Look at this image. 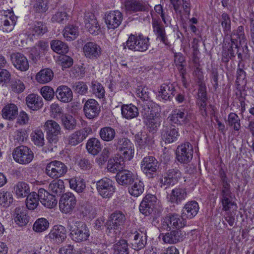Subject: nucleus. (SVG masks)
Here are the masks:
<instances>
[{
	"label": "nucleus",
	"instance_id": "7",
	"mask_svg": "<svg viewBox=\"0 0 254 254\" xmlns=\"http://www.w3.org/2000/svg\"><path fill=\"white\" fill-rule=\"evenodd\" d=\"M44 127L48 141L51 143H56L62 132L60 125L54 120H49L45 123Z\"/></svg>",
	"mask_w": 254,
	"mask_h": 254
},
{
	"label": "nucleus",
	"instance_id": "10",
	"mask_svg": "<svg viewBox=\"0 0 254 254\" xmlns=\"http://www.w3.org/2000/svg\"><path fill=\"white\" fill-rule=\"evenodd\" d=\"M67 237V231L65 228L61 225L54 226L49 234L46 236L47 240L51 243L61 244L64 242Z\"/></svg>",
	"mask_w": 254,
	"mask_h": 254
},
{
	"label": "nucleus",
	"instance_id": "5",
	"mask_svg": "<svg viewBox=\"0 0 254 254\" xmlns=\"http://www.w3.org/2000/svg\"><path fill=\"white\" fill-rule=\"evenodd\" d=\"M149 46V38L142 36L130 35L126 42V47L134 51L143 52L146 51Z\"/></svg>",
	"mask_w": 254,
	"mask_h": 254
},
{
	"label": "nucleus",
	"instance_id": "38",
	"mask_svg": "<svg viewBox=\"0 0 254 254\" xmlns=\"http://www.w3.org/2000/svg\"><path fill=\"white\" fill-rule=\"evenodd\" d=\"M121 110L123 117L128 120L137 117L139 114L138 108L132 104L123 105Z\"/></svg>",
	"mask_w": 254,
	"mask_h": 254
},
{
	"label": "nucleus",
	"instance_id": "33",
	"mask_svg": "<svg viewBox=\"0 0 254 254\" xmlns=\"http://www.w3.org/2000/svg\"><path fill=\"white\" fill-rule=\"evenodd\" d=\"M57 98L62 102L68 103L73 97L71 90L66 86L61 85L58 87L56 91Z\"/></svg>",
	"mask_w": 254,
	"mask_h": 254
},
{
	"label": "nucleus",
	"instance_id": "22",
	"mask_svg": "<svg viewBox=\"0 0 254 254\" xmlns=\"http://www.w3.org/2000/svg\"><path fill=\"white\" fill-rule=\"evenodd\" d=\"M84 23L86 28L91 34L97 35L100 32V27L93 13L86 12L85 14Z\"/></svg>",
	"mask_w": 254,
	"mask_h": 254
},
{
	"label": "nucleus",
	"instance_id": "47",
	"mask_svg": "<svg viewBox=\"0 0 254 254\" xmlns=\"http://www.w3.org/2000/svg\"><path fill=\"white\" fill-rule=\"evenodd\" d=\"M49 190L53 194L60 195L64 190V181L60 179L52 181L49 185Z\"/></svg>",
	"mask_w": 254,
	"mask_h": 254
},
{
	"label": "nucleus",
	"instance_id": "29",
	"mask_svg": "<svg viewBox=\"0 0 254 254\" xmlns=\"http://www.w3.org/2000/svg\"><path fill=\"white\" fill-rule=\"evenodd\" d=\"M152 24L157 40L161 42L165 45H168L169 43L168 40L165 28L162 24L161 22L155 19H153Z\"/></svg>",
	"mask_w": 254,
	"mask_h": 254
},
{
	"label": "nucleus",
	"instance_id": "13",
	"mask_svg": "<svg viewBox=\"0 0 254 254\" xmlns=\"http://www.w3.org/2000/svg\"><path fill=\"white\" fill-rule=\"evenodd\" d=\"M117 147L124 159L130 160L133 157L134 148L132 142L127 138H121L118 140Z\"/></svg>",
	"mask_w": 254,
	"mask_h": 254
},
{
	"label": "nucleus",
	"instance_id": "52",
	"mask_svg": "<svg viewBox=\"0 0 254 254\" xmlns=\"http://www.w3.org/2000/svg\"><path fill=\"white\" fill-rule=\"evenodd\" d=\"M100 138L105 141L113 140L116 135L115 130L110 127H106L101 128L99 131Z\"/></svg>",
	"mask_w": 254,
	"mask_h": 254
},
{
	"label": "nucleus",
	"instance_id": "37",
	"mask_svg": "<svg viewBox=\"0 0 254 254\" xmlns=\"http://www.w3.org/2000/svg\"><path fill=\"white\" fill-rule=\"evenodd\" d=\"M187 193L186 189L183 188H175L173 190L170 195V201L172 203L178 204L185 200Z\"/></svg>",
	"mask_w": 254,
	"mask_h": 254
},
{
	"label": "nucleus",
	"instance_id": "49",
	"mask_svg": "<svg viewBox=\"0 0 254 254\" xmlns=\"http://www.w3.org/2000/svg\"><path fill=\"white\" fill-rule=\"evenodd\" d=\"M181 231L179 230L171 231L163 236V241L168 244H174L182 240Z\"/></svg>",
	"mask_w": 254,
	"mask_h": 254
},
{
	"label": "nucleus",
	"instance_id": "28",
	"mask_svg": "<svg viewBox=\"0 0 254 254\" xmlns=\"http://www.w3.org/2000/svg\"><path fill=\"white\" fill-rule=\"evenodd\" d=\"M162 139L167 143L176 141L179 135L178 129L172 125L164 126L161 132Z\"/></svg>",
	"mask_w": 254,
	"mask_h": 254
},
{
	"label": "nucleus",
	"instance_id": "24",
	"mask_svg": "<svg viewBox=\"0 0 254 254\" xmlns=\"http://www.w3.org/2000/svg\"><path fill=\"white\" fill-rule=\"evenodd\" d=\"M181 178V173L178 169L168 170L160 179L162 185H173L177 183Z\"/></svg>",
	"mask_w": 254,
	"mask_h": 254
},
{
	"label": "nucleus",
	"instance_id": "11",
	"mask_svg": "<svg viewBox=\"0 0 254 254\" xmlns=\"http://www.w3.org/2000/svg\"><path fill=\"white\" fill-rule=\"evenodd\" d=\"M76 204V199L71 192H66L62 195L59 201V208L63 213H71Z\"/></svg>",
	"mask_w": 254,
	"mask_h": 254
},
{
	"label": "nucleus",
	"instance_id": "54",
	"mask_svg": "<svg viewBox=\"0 0 254 254\" xmlns=\"http://www.w3.org/2000/svg\"><path fill=\"white\" fill-rule=\"evenodd\" d=\"M70 188L77 192H82L85 190L86 184L84 180L80 178H73L69 180Z\"/></svg>",
	"mask_w": 254,
	"mask_h": 254
},
{
	"label": "nucleus",
	"instance_id": "25",
	"mask_svg": "<svg viewBox=\"0 0 254 254\" xmlns=\"http://www.w3.org/2000/svg\"><path fill=\"white\" fill-rule=\"evenodd\" d=\"M92 132V130L90 127H86L82 129L77 130L69 135V143L72 145H76L81 142Z\"/></svg>",
	"mask_w": 254,
	"mask_h": 254
},
{
	"label": "nucleus",
	"instance_id": "61",
	"mask_svg": "<svg viewBox=\"0 0 254 254\" xmlns=\"http://www.w3.org/2000/svg\"><path fill=\"white\" fill-rule=\"evenodd\" d=\"M92 89L93 93L97 98L102 99L105 97V91L101 83L97 82H92Z\"/></svg>",
	"mask_w": 254,
	"mask_h": 254
},
{
	"label": "nucleus",
	"instance_id": "31",
	"mask_svg": "<svg viewBox=\"0 0 254 254\" xmlns=\"http://www.w3.org/2000/svg\"><path fill=\"white\" fill-rule=\"evenodd\" d=\"M175 87L170 83H165L160 86L158 97L162 100L170 101L174 96Z\"/></svg>",
	"mask_w": 254,
	"mask_h": 254
},
{
	"label": "nucleus",
	"instance_id": "30",
	"mask_svg": "<svg viewBox=\"0 0 254 254\" xmlns=\"http://www.w3.org/2000/svg\"><path fill=\"white\" fill-rule=\"evenodd\" d=\"M172 124L182 125L188 122V114L184 110L176 109L168 118Z\"/></svg>",
	"mask_w": 254,
	"mask_h": 254
},
{
	"label": "nucleus",
	"instance_id": "9",
	"mask_svg": "<svg viewBox=\"0 0 254 254\" xmlns=\"http://www.w3.org/2000/svg\"><path fill=\"white\" fill-rule=\"evenodd\" d=\"M193 149L189 142H185L179 145L176 150V159L181 163H188L192 158Z\"/></svg>",
	"mask_w": 254,
	"mask_h": 254
},
{
	"label": "nucleus",
	"instance_id": "53",
	"mask_svg": "<svg viewBox=\"0 0 254 254\" xmlns=\"http://www.w3.org/2000/svg\"><path fill=\"white\" fill-rule=\"evenodd\" d=\"M51 49L55 52L59 54L64 55L68 51L67 45L63 42L58 40H52L51 42Z\"/></svg>",
	"mask_w": 254,
	"mask_h": 254
},
{
	"label": "nucleus",
	"instance_id": "59",
	"mask_svg": "<svg viewBox=\"0 0 254 254\" xmlns=\"http://www.w3.org/2000/svg\"><path fill=\"white\" fill-rule=\"evenodd\" d=\"M13 201L12 194L7 191L0 190V204L4 207L8 206Z\"/></svg>",
	"mask_w": 254,
	"mask_h": 254
},
{
	"label": "nucleus",
	"instance_id": "6",
	"mask_svg": "<svg viewBox=\"0 0 254 254\" xmlns=\"http://www.w3.org/2000/svg\"><path fill=\"white\" fill-rule=\"evenodd\" d=\"M67 171V168L63 162L53 161L49 163L46 167V174L52 179H58L64 176Z\"/></svg>",
	"mask_w": 254,
	"mask_h": 254
},
{
	"label": "nucleus",
	"instance_id": "44",
	"mask_svg": "<svg viewBox=\"0 0 254 254\" xmlns=\"http://www.w3.org/2000/svg\"><path fill=\"white\" fill-rule=\"evenodd\" d=\"M101 144L99 140L96 138H90L86 143V149L91 154L95 155L101 150Z\"/></svg>",
	"mask_w": 254,
	"mask_h": 254
},
{
	"label": "nucleus",
	"instance_id": "50",
	"mask_svg": "<svg viewBox=\"0 0 254 254\" xmlns=\"http://www.w3.org/2000/svg\"><path fill=\"white\" fill-rule=\"evenodd\" d=\"M144 190L143 183L140 180H136L128 188V192L132 196L138 197L143 193Z\"/></svg>",
	"mask_w": 254,
	"mask_h": 254
},
{
	"label": "nucleus",
	"instance_id": "16",
	"mask_svg": "<svg viewBox=\"0 0 254 254\" xmlns=\"http://www.w3.org/2000/svg\"><path fill=\"white\" fill-rule=\"evenodd\" d=\"M162 122L160 114L151 110L145 117V123L149 131L154 133L158 129Z\"/></svg>",
	"mask_w": 254,
	"mask_h": 254
},
{
	"label": "nucleus",
	"instance_id": "55",
	"mask_svg": "<svg viewBox=\"0 0 254 254\" xmlns=\"http://www.w3.org/2000/svg\"><path fill=\"white\" fill-rule=\"evenodd\" d=\"M49 227V221L45 218H40L34 223L33 230L36 233H42L47 230Z\"/></svg>",
	"mask_w": 254,
	"mask_h": 254
},
{
	"label": "nucleus",
	"instance_id": "17",
	"mask_svg": "<svg viewBox=\"0 0 254 254\" xmlns=\"http://www.w3.org/2000/svg\"><path fill=\"white\" fill-rule=\"evenodd\" d=\"M158 167V162L153 156L144 157L141 162V169L146 176L152 177Z\"/></svg>",
	"mask_w": 254,
	"mask_h": 254
},
{
	"label": "nucleus",
	"instance_id": "19",
	"mask_svg": "<svg viewBox=\"0 0 254 254\" xmlns=\"http://www.w3.org/2000/svg\"><path fill=\"white\" fill-rule=\"evenodd\" d=\"M157 201V197L154 195L147 194L140 204L139 211L146 216L149 215L153 211Z\"/></svg>",
	"mask_w": 254,
	"mask_h": 254
},
{
	"label": "nucleus",
	"instance_id": "23",
	"mask_svg": "<svg viewBox=\"0 0 254 254\" xmlns=\"http://www.w3.org/2000/svg\"><path fill=\"white\" fill-rule=\"evenodd\" d=\"M125 10L129 13L143 12L148 9L147 4L142 0H125Z\"/></svg>",
	"mask_w": 254,
	"mask_h": 254
},
{
	"label": "nucleus",
	"instance_id": "36",
	"mask_svg": "<svg viewBox=\"0 0 254 254\" xmlns=\"http://www.w3.org/2000/svg\"><path fill=\"white\" fill-rule=\"evenodd\" d=\"M13 216L15 223L19 226H25L28 222V216L23 207H16Z\"/></svg>",
	"mask_w": 254,
	"mask_h": 254
},
{
	"label": "nucleus",
	"instance_id": "32",
	"mask_svg": "<svg viewBox=\"0 0 254 254\" xmlns=\"http://www.w3.org/2000/svg\"><path fill=\"white\" fill-rule=\"evenodd\" d=\"M199 209V205L196 201H189L185 205L182 209V217L191 219L197 214Z\"/></svg>",
	"mask_w": 254,
	"mask_h": 254
},
{
	"label": "nucleus",
	"instance_id": "56",
	"mask_svg": "<svg viewBox=\"0 0 254 254\" xmlns=\"http://www.w3.org/2000/svg\"><path fill=\"white\" fill-rule=\"evenodd\" d=\"M78 30L77 27L73 25H68L64 28L63 35L67 40L75 39L78 35Z\"/></svg>",
	"mask_w": 254,
	"mask_h": 254
},
{
	"label": "nucleus",
	"instance_id": "3",
	"mask_svg": "<svg viewBox=\"0 0 254 254\" xmlns=\"http://www.w3.org/2000/svg\"><path fill=\"white\" fill-rule=\"evenodd\" d=\"M186 221L178 214H173L163 218L161 220L160 228L161 230H169L176 229L178 230L186 225Z\"/></svg>",
	"mask_w": 254,
	"mask_h": 254
},
{
	"label": "nucleus",
	"instance_id": "51",
	"mask_svg": "<svg viewBox=\"0 0 254 254\" xmlns=\"http://www.w3.org/2000/svg\"><path fill=\"white\" fill-rule=\"evenodd\" d=\"M26 197V205L27 208L29 210L35 209L39 204V201H40L39 192L37 194L35 192H32Z\"/></svg>",
	"mask_w": 254,
	"mask_h": 254
},
{
	"label": "nucleus",
	"instance_id": "26",
	"mask_svg": "<svg viewBox=\"0 0 254 254\" xmlns=\"http://www.w3.org/2000/svg\"><path fill=\"white\" fill-rule=\"evenodd\" d=\"M40 201L45 207L53 208L57 206V200L53 194H50L44 189L39 190Z\"/></svg>",
	"mask_w": 254,
	"mask_h": 254
},
{
	"label": "nucleus",
	"instance_id": "64",
	"mask_svg": "<svg viewBox=\"0 0 254 254\" xmlns=\"http://www.w3.org/2000/svg\"><path fill=\"white\" fill-rule=\"evenodd\" d=\"M67 20V14L64 10H59L51 18L53 22L64 23Z\"/></svg>",
	"mask_w": 254,
	"mask_h": 254
},
{
	"label": "nucleus",
	"instance_id": "63",
	"mask_svg": "<svg viewBox=\"0 0 254 254\" xmlns=\"http://www.w3.org/2000/svg\"><path fill=\"white\" fill-rule=\"evenodd\" d=\"M10 86L11 90L16 93L22 92L25 88V86L23 82L18 79L11 81Z\"/></svg>",
	"mask_w": 254,
	"mask_h": 254
},
{
	"label": "nucleus",
	"instance_id": "1",
	"mask_svg": "<svg viewBox=\"0 0 254 254\" xmlns=\"http://www.w3.org/2000/svg\"><path fill=\"white\" fill-rule=\"evenodd\" d=\"M67 228L71 239L76 242L86 241L90 235L89 228L86 223L74 218H70L68 219Z\"/></svg>",
	"mask_w": 254,
	"mask_h": 254
},
{
	"label": "nucleus",
	"instance_id": "34",
	"mask_svg": "<svg viewBox=\"0 0 254 254\" xmlns=\"http://www.w3.org/2000/svg\"><path fill=\"white\" fill-rule=\"evenodd\" d=\"M13 191L17 198H23L30 193V189L26 183L18 182L14 186Z\"/></svg>",
	"mask_w": 254,
	"mask_h": 254
},
{
	"label": "nucleus",
	"instance_id": "4",
	"mask_svg": "<svg viewBox=\"0 0 254 254\" xmlns=\"http://www.w3.org/2000/svg\"><path fill=\"white\" fill-rule=\"evenodd\" d=\"M96 187L98 194L105 199L112 197L116 191L115 183L108 178H104L97 181Z\"/></svg>",
	"mask_w": 254,
	"mask_h": 254
},
{
	"label": "nucleus",
	"instance_id": "40",
	"mask_svg": "<svg viewBox=\"0 0 254 254\" xmlns=\"http://www.w3.org/2000/svg\"><path fill=\"white\" fill-rule=\"evenodd\" d=\"M124 167L123 159L118 157H114L110 158L107 164V168L108 171L112 173H116L120 171Z\"/></svg>",
	"mask_w": 254,
	"mask_h": 254
},
{
	"label": "nucleus",
	"instance_id": "60",
	"mask_svg": "<svg viewBox=\"0 0 254 254\" xmlns=\"http://www.w3.org/2000/svg\"><path fill=\"white\" fill-rule=\"evenodd\" d=\"M231 38L234 39V41H238L240 44H246V37L244 33V28L243 26H239L237 29L233 33Z\"/></svg>",
	"mask_w": 254,
	"mask_h": 254
},
{
	"label": "nucleus",
	"instance_id": "58",
	"mask_svg": "<svg viewBox=\"0 0 254 254\" xmlns=\"http://www.w3.org/2000/svg\"><path fill=\"white\" fill-rule=\"evenodd\" d=\"M227 122L228 125L233 127L234 130L239 131L241 128L240 120L236 114L234 113L229 114Z\"/></svg>",
	"mask_w": 254,
	"mask_h": 254
},
{
	"label": "nucleus",
	"instance_id": "46",
	"mask_svg": "<svg viewBox=\"0 0 254 254\" xmlns=\"http://www.w3.org/2000/svg\"><path fill=\"white\" fill-rule=\"evenodd\" d=\"M2 115L4 119H14L18 115V108L14 104H8L2 110Z\"/></svg>",
	"mask_w": 254,
	"mask_h": 254
},
{
	"label": "nucleus",
	"instance_id": "20",
	"mask_svg": "<svg viewBox=\"0 0 254 254\" xmlns=\"http://www.w3.org/2000/svg\"><path fill=\"white\" fill-rule=\"evenodd\" d=\"M17 17L13 13L0 15V30L3 32L11 31L16 24Z\"/></svg>",
	"mask_w": 254,
	"mask_h": 254
},
{
	"label": "nucleus",
	"instance_id": "21",
	"mask_svg": "<svg viewBox=\"0 0 254 254\" xmlns=\"http://www.w3.org/2000/svg\"><path fill=\"white\" fill-rule=\"evenodd\" d=\"M85 116L89 119H92L97 117L100 112V107L95 99L87 100L83 106Z\"/></svg>",
	"mask_w": 254,
	"mask_h": 254
},
{
	"label": "nucleus",
	"instance_id": "41",
	"mask_svg": "<svg viewBox=\"0 0 254 254\" xmlns=\"http://www.w3.org/2000/svg\"><path fill=\"white\" fill-rule=\"evenodd\" d=\"M54 74L50 68L41 69L36 75V80L41 84L50 82L53 78Z\"/></svg>",
	"mask_w": 254,
	"mask_h": 254
},
{
	"label": "nucleus",
	"instance_id": "39",
	"mask_svg": "<svg viewBox=\"0 0 254 254\" xmlns=\"http://www.w3.org/2000/svg\"><path fill=\"white\" fill-rule=\"evenodd\" d=\"M135 141L141 148L149 146L153 142L152 136L145 132H140L137 133L135 135Z\"/></svg>",
	"mask_w": 254,
	"mask_h": 254
},
{
	"label": "nucleus",
	"instance_id": "45",
	"mask_svg": "<svg viewBox=\"0 0 254 254\" xmlns=\"http://www.w3.org/2000/svg\"><path fill=\"white\" fill-rule=\"evenodd\" d=\"M132 180V174L129 171L123 170L120 171L116 175V181L121 185H126Z\"/></svg>",
	"mask_w": 254,
	"mask_h": 254
},
{
	"label": "nucleus",
	"instance_id": "43",
	"mask_svg": "<svg viewBox=\"0 0 254 254\" xmlns=\"http://www.w3.org/2000/svg\"><path fill=\"white\" fill-rule=\"evenodd\" d=\"M62 125L65 130H72L76 127V120L71 115L63 114L61 117Z\"/></svg>",
	"mask_w": 254,
	"mask_h": 254
},
{
	"label": "nucleus",
	"instance_id": "27",
	"mask_svg": "<svg viewBox=\"0 0 254 254\" xmlns=\"http://www.w3.org/2000/svg\"><path fill=\"white\" fill-rule=\"evenodd\" d=\"M11 62L17 69L25 71L29 68V63L26 57L20 53H12L10 56Z\"/></svg>",
	"mask_w": 254,
	"mask_h": 254
},
{
	"label": "nucleus",
	"instance_id": "2",
	"mask_svg": "<svg viewBox=\"0 0 254 254\" xmlns=\"http://www.w3.org/2000/svg\"><path fill=\"white\" fill-rule=\"evenodd\" d=\"M222 188L220 196V202L222 204V210L229 212L236 211L237 205L235 202V196L230 190V185L226 180V176H222Z\"/></svg>",
	"mask_w": 254,
	"mask_h": 254
},
{
	"label": "nucleus",
	"instance_id": "35",
	"mask_svg": "<svg viewBox=\"0 0 254 254\" xmlns=\"http://www.w3.org/2000/svg\"><path fill=\"white\" fill-rule=\"evenodd\" d=\"M27 106L32 110H37L43 106L42 98L35 94H30L26 98Z\"/></svg>",
	"mask_w": 254,
	"mask_h": 254
},
{
	"label": "nucleus",
	"instance_id": "8",
	"mask_svg": "<svg viewBox=\"0 0 254 254\" xmlns=\"http://www.w3.org/2000/svg\"><path fill=\"white\" fill-rule=\"evenodd\" d=\"M14 160L21 164H27L33 159L32 151L25 146H20L15 148L12 153Z\"/></svg>",
	"mask_w": 254,
	"mask_h": 254
},
{
	"label": "nucleus",
	"instance_id": "15",
	"mask_svg": "<svg viewBox=\"0 0 254 254\" xmlns=\"http://www.w3.org/2000/svg\"><path fill=\"white\" fill-rule=\"evenodd\" d=\"M84 56L90 60L98 59L102 54V49L100 45L94 42H88L83 47Z\"/></svg>",
	"mask_w": 254,
	"mask_h": 254
},
{
	"label": "nucleus",
	"instance_id": "48",
	"mask_svg": "<svg viewBox=\"0 0 254 254\" xmlns=\"http://www.w3.org/2000/svg\"><path fill=\"white\" fill-rule=\"evenodd\" d=\"M31 141L36 146L42 147L45 144L44 134L41 129H36L30 134Z\"/></svg>",
	"mask_w": 254,
	"mask_h": 254
},
{
	"label": "nucleus",
	"instance_id": "14",
	"mask_svg": "<svg viewBox=\"0 0 254 254\" xmlns=\"http://www.w3.org/2000/svg\"><path fill=\"white\" fill-rule=\"evenodd\" d=\"M123 20V14L119 10H111L105 15V22L109 29L118 28Z\"/></svg>",
	"mask_w": 254,
	"mask_h": 254
},
{
	"label": "nucleus",
	"instance_id": "12",
	"mask_svg": "<svg viewBox=\"0 0 254 254\" xmlns=\"http://www.w3.org/2000/svg\"><path fill=\"white\" fill-rule=\"evenodd\" d=\"M128 238L132 249L138 251L143 249L147 243V233L146 231L138 230L131 233Z\"/></svg>",
	"mask_w": 254,
	"mask_h": 254
},
{
	"label": "nucleus",
	"instance_id": "57",
	"mask_svg": "<svg viewBox=\"0 0 254 254\" xmlns=\"http://www.w3.org/2000/svg\"><path fill=\"white\" fill-rule=\"evenodd\" d=\"M114 254H129L127 241L121 240L113 246Z\"/></svg>",
	"mask_w": 254,
	"mask_h": 254
},
{
	"label": "nucleus",
	"instance_id": "62",
	"mask_svg": "<svg viewBox=\"0 0 254 254\" xmlns=\"http://www.w3.org/2000/svg\"><path fill=\"white\" fill-rule=\"evenodd\" d=\"M32 34L33 35H42L47 31V28L45 24L39 22L35 23L32 27Z\"/></svg>",
	"mask_w": 254,
	"mask_h": 254
},
{
	"label": "nucleus",
	"instance_id": "42",
	"mask_svg": "<svg viewBox=\"0 0 254 254\" xmlns=\"http://www.w3.org/2000/svg\"><path fill=\"white\" fill-rule=\"evenodd\" d=\"M234 48H237V45L234 41V39L231 38L229 41H225L223 46V57L228 60L232 57H234Z\"/></svg>",
	"mask_w": 254,
	"mask_h": 254
},
{
	"label": "nucleus",
	"instance_id": "18",
	"mask_svg": "<svg viewBox=\"0 0 254 254\" xmlns=\"http://www.w3.org/2000/svg\"><path fill=\"white\" fill-rule=\"evenodd\" d=\"M126 220L125 215L121 211H116L110 216L107 223V228L110 232L113 230L114 233L122 226Z\"/></svg>",
	"mask_w": 254,
	"mask_h": 254
}]
</instances>
